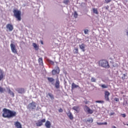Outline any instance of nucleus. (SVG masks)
I'll use <instances>...</instances> for the list:
<instances>
[{
	"mask_svg": "<svg viewBox=\"0 0 128 128\" xmlns=\"http://www.w3.org/2000/svg\"><path fill=\"white\" fill-rule=\"evenodd\" d=\"M50 63L52 64V66L54 65V61L52 60H50Z\"/></svg>",
	"mask_w": 128,
	"mask_h": 128,
	"instance_id": "34",
	"label": "nucleus"
},
{
	"mask_svg": "<svg viewBox=\"0 0 128 128\" xmlns=\"http://www.w3.org/2000/svg\"><path fill=\"white\" fill-rule=\"evenodd\" d=\"M10 46L11 48V50H12V52L18 54V50H16V45H14V44H11L10 45Z\"/></svg>",
	"mask_w": 128,
	"mask_h": 128,
	"instance_id": "5",
	"label": "nucleus"
},
{
	"mask_svg": "<svg viewBox=\"0 0 128 128\" xmlns=\"http://www.w3.org/2000/svg\"><path fill=\"white\" fill-rule=\"evenodd\" d=\"M47 80L49 82H54V78H52L48 77L47 78Z\"/></svg>",
	"mask_w": 128,
	"mask_h": 128,
	"instance_id": "22",
	"label": "nucleus"
},
{
	"mask_svg": "<svg viewBox=\"0 0 128 128\" xmlns=\"http://www.w3.org/2000/svg\"><path fill=\"white\" fill-rule=\"evenodd\" d=\"M58 112H64V110H62V108H60Z\"/></svg>",
	"mask_w": 128,
	"mask_h": 128,
	"instance_id": "37",
	"label": "nucleus"
},
{
	"mask_svg": "<svg viewBox=\"0 0 128 128\" xmlns=\"http://www.w3.org/2000/svg\"><path fill=\"white\" fill-rule=\"evenodd\" d=\"M40 43L42 44H44V42L42 40L40 41Z\"/></svg>",
	"mask_w": 128,
	"mask_h": 128,
	"instance_id": "43",
	"label": "nucleus"
},
{
	"mask_svg": "<svg viewBox=\"0 0 128 128\" xmlns=\"http://www.w3.org/2000/svg\"><path fill=\"white\" fill-rule=\"evenodd\" d=\"M124 124V126H126V124Z\"/></svg>",
	"mask_w": 128,
	"mask_h": 128,
	"instance_id": "46",
	"label": "nucleus"
},
{
	"mask_svg": "<svg viewBox=\"0 0 128 128\" xmlns=\"http://www.w3.org/2000/svg\"><path fill=\"white\" fill-rule=\"evenodd\" d=\"M6 90V89L4 88H2V86H0V92L1 94H2Z\"/></svg>",
	"mask_w": 128,
	"mask_h": 128,
	"instance_id": "27",
	"label": "nucleus"
},
{
	"mask_svg": "<svg viewBox=\"0 0 128 128\" xmlns=\"http://www.w3.org/2000/svg\"><path fill=\"white\" fill-rule=\"evenodd\" d=\"M100 124H105V125H106V124H108V122H104V123H100Z\"/></svg>",
	"mask_w": 128,
	"mask_h": 128,
	"instance_id": "38",
	"label": "nucleus"
},
{
	"mask_svg": "<svg viewBox=\"0 0 128 128\" xmlns=\"http://www.w3.org/2000/svg\"><path fill=\"white\" fill-rule=\"evenodd\" d=\"M112 0H105L104 4H108V2H110Z\"/></svg>",
	"mask_w": 128,
	"mask_h": 128,
	"instance_id": "32",
	"label": "nucleus"
},
{
	"mask_svg": "<svg viewBox=\"0 0 128 128\" xmlns=\"http://www.w3.org/2000/svg\"><path fill=\"white\" fill-rule=\"evenodd\" d=\"M123 76H124V78L122 77V80H124V78H126V74H124Z\"/></svg>",
	"mask_w": 128,
	"mask_h": 128,
	"instance_id": "40",
	"label": "nucleus"
},
{
	"mask_svg": "<svg viewBox=\"0 0 128 128\" xmlns=\"http://www.w3.org/2000/svg\"><path fill=\"white\" fill-rule=\"evenodd\" d=\"M14 16L17 19L18 22L22 20V12L18 9H14L13 10Z\"/></svg>",
	"mask_w": 128,
	"mask_h": 128,
	"instance_id": "2",
	"label": "nucleus"
},
{
	"mask_svg": "<svg viewBox=\"0 0 128 128\" xmlns=\"http://www.w3.org/2000/svg\"><path fill=\"white\" fill-rule=\"evenodd\" d=\"M52 126V124H50V122L48 120H47L45 123V126L47 128H50V126Z\"/></svg>",
	"mask_w": 128,
	"mask_h": 128,
	"instance_id": "16",
	"label": "nucleus"
},
{
	"mask_svg": "<svg viewBox=\"0 0 128 128\" xmlns=\"http://www.w3.org/2000/svg\"><path fill=\"white\" fill-rule=\"evenodd\" d=\"M100 86L102 88H108V85H106L104 84H103L102 85H100Z\"/></svg>",
	"mask_w": 128,
	"mask_h": 128,
	"instance_id": "26",
	"label": "nucleus"
},
{
	"mask_svg": "<svg viewBox=\"0 0 128 128\" xmlns=\"http://www.w3.org/2000/svg\"><path fill=\"white\" fill-rule=\"evenodd\" d=\"M55 88H60V80H58V78L56 80Z\"/></svg>",
	"mask_w": 128,
	"mask_h": 128,
	"instance_id": "15",
	"label": "nucleus"
},
{
	"mask_svg": "<svg viewBox=\"0 0 128 128\" xmlns=\"http://www.w3.org/2000/svg\"><path fill=\"white\" fill-rule=\"evenodd\" d=\"M91 82H96V79L94 77H92L91 78Z\"/></svg>",
	"mask_w": 128,
	"mask_h": 128,
	"instance_id": "28",
	"label": "nucleus"
},
{
	"mask_svg": "<svg viewBox=\"0 0 128 128\" xmlns=\"http://www.w3.org/2000/svg\"><path fill=\"white\" fill-rule=\"evenodd\" d=\"M14 126L16 128H22V124H20V122H14Z\"/></svg>",
	"mask_w": 128,
	"mask_h": 128,
	"instance_id": "13",
	"label": "nucleus"
},
{
	"mask_svg": "<svg viewBox=\"0 0 128 128\" xmlns=\"http://www.w3.org/2000/svg\"><path fill=\"white\" fill-rule=\"evenodd\" d=\"M79 46L80 50H82V52H86V50L84 49L86 48V45L84 44H82L80 45H79Z\"/></svg>",
	"mask_w": 128,
	"mask_h": 128,
	"instance_id": "14",
	"label": "nucleus"
},
{
	"mask_svg": "<svg viewBox=\"0 0 128 128\" xmlns=\"http://www.w3.org/2000/svg\"><path fill=\"white\" fill-rule=\"evenodd\" d=\"M4 79V74H0V80H2Z\"/></svg>",
	"mask_w": 128,
	"mask_h": 128,
	"instance_id": "31",
	"label": "nucleus"
},
{
	"mask_svg": "<svg viewBox=\"0 0 128 128\" xmlns=\"http://www.w3.org/2000/svg\"><path fill=\"white\" fill-rule=\"evenodd\" d=\"M74 18H78V13H76V12H74Z\"/></svg>",
	"mask_w": 128,
	"mask_h": 128,
	"instance_id": "33",
	"label": "nucleus"
},
{
	"mask_svg": "<svg viewBox=\"0 0 128 128\" xmlns=\"http://www.w3.org/2000/svg\"><path fill=\"white\" fill-rule=\"evenodd\" d=\"M72 110L76 112H80V107L78 106H74L72 108Z\"/></svg>",
	"mask_w": 128,
	"mask_h": 128,
	"instance_id": "18",
	"label": "nucleus"
},
{
	"mask_svg": "<svg viewBox=\"0 0 128 128\" xmlns=\"http://www.w3.org/2000/svg\"><path fill=\"white\" fill-rule=\"evenodd\" d=\"M48 96L50 98L51 100H54V97L52 94L49 93L48 94Z\"/></svg>",
	"mask_w": 128,
	"mask_h": 128,
	"instance_id": "25",
	"label": "nucleus"
},
{
	"mask_svg": "<svg viewBox=\"0 0 128 128\" xmlns=\"http://www.w3.org/2000/svg\"><path fill=\"white\" fill-rule=\"evenodd\" d=\"M114 100H115V102H120V99H118V98H114Z\"/></svg>",
	"mask_w": 128,
	"mask_h": 128,
	"instance_id": "36",
	"label": "nucleus"
},
{
	"mask_svg": "<svg viewBox=\"0 0 128 128\" xmlns=\"http://www.w3.org/2000/svg\"><path fill=\"white\" fill-rule=\"evenodd\" d=\"M16 90V92H18V94H24V92H25L24 88H18Z\"/></svg>",
	"mask_w": 128,
	"mask_h": 128,
	"instance_id": "10",
	"label": "nucleus"
},
{
	"mask_svg": "<svg viewBox=\"0 0 128 128\" xmlns=\"http://www.w3.org/2000/svg\"><path fill=\"white\" fill-rule=\"evenodd\" d=\"M110 8V6H106V10H108V8Z\"/></svg>",
	"mask_w": 128,
	"mask_h": 128,
	"instance_id": "42",
	"label": "nucleus"
},
{
	"mask_svg": "<svg viewBox=\"0 0 128 128\" xmlns=\"http://www.w3.org/2000/svg\"><path fill=\"white\" fill-rule=\"evenodd\" d=\"M87 122H90V123H92V122H94V120H92V118H90V119H88V120H87Z\"/></svg>",
	"mask_w": 128,
	"mask_h": 128,
	"instance_id": "30",
	"label": "nucleus"
},
{
	"mask_svg": "<svg viewBox=\"0 0 128 128\" xmlns=\"http://www.w3.org/2000/svg\"><path fill=\"white\" fill-rule=\"evenodd\" d=\"M80 88V86L76 84H74V82L72 83V90H74V88Z\"/></svg>",
	"mask_w": 128,
	"mask_h": 128,
	"instance_id": "17",
	"label": "nucleus"
},
{
	"mask_svg": "<svg viewBox=\"0 0 128 128\" xmlns=\"http://www.w3.org/2000/svg\"><path fill=\"white\" fill-rule=\"evenodd\" d=\"M8 94H10L12 96V98H14V93L12 92V91L10 90V89L8 90Z\"/></svg>",
	"mask_w": 128,
	"mask_h": 128,
	"instance_id": "21",
	"label": "nucleus"
},
{
	"mask_svg": "<svg viewBox=\"0 0 128 128\" xmlns=\"http://www.w3.org/2000/svg\"><path fill=\"white\" fill-rule=\"evenodd\" d=\"M84 110L87 112L88 114H90L94 113V111L90 109V108L86 105L84 106Z\"/></svg>",
	"mask_w": 128,
	"mask_h": 128,
	"instance_id": "8",
	"label": "nucleus"
},
{
	"mask_svg": "<svg viewBox=\"0 0 128 128\" xmlns=\"http://www.w3.org/2000/svg\"><path fill=\"white\" fill-rule=\"evenodd\" d=\"M110 93L108 91H105L104 98L106 102H110Z\"/></svg>",
	"mask_w": 128,
	"mask_h": 128,
	"instance_id": "7",
	"label": "nucleus"
},
{
	"mask_svg": "<svg viewBox=\"0 0 128 128\" xmlns=\"http://www.w3.org/2000/svg\"><path fill=\"white\" fill-rule=\"evenodd\" d=\"M88 32V30H84V33L85 34H87Z\"/></svg>",
	"mask_w": 128,
	"mask_h": 128,
	"instance_id": "35",
	"label": "nucleus"
},
{
	"mask_svg": "<svg viewBox=\"0 0 128 128\" xmlns=\"http://www.w3.org/2000/svg\"><path fill=\"white\" fill-rule=\"evenodd\" d=\"M16 116V112L14 111H12L8 109L4 108L3 109V118H14Z\"/></svg>",
	"mask_w": 128,
	"mask_h": 128,
	"instance_id": "1",
	"label": "nucleus"
},
{
	"mask_svg": "<svg viewBox=\"0 0 128 128\" xmlns=\"http://www.w3.org/2000/svg\"><path fill=\"white\" fill-rule=\"evenodd\" d=\"M6 28L8 30H9L10 32H12L14 30V26H12V25L11 24H8L6 26Z\"/></svg>",
	"mask_w": 128,
	"mask_h": 128,
	"instance_id": "11",
	"label": "nucleus"
},
{
	"mask_svg": "<svg viewBox=\"0 0 128 128\" xmlns=\"http://www.w3.org/2000/svg\"><path fill=\"white\" fill-rule=\"evenodd\" d=\"M66 114L69 118L70 120H74V115H72V112H70V111L66 113Z\"/></svg>",
	"mask_w": 128,
	"mask_h": 128,
	"instance_id": "12",
	"label": "nucleus"
},
{
	"mask_svg": "<svg viewBox=\"0 0 128 128\" xmlns=\"http://www.w3.org/2000/svg\"><path fill=\"white\" fill-rule=\"evenodd\" d=\"M44 122H46V119L38 120V122H36V126H42Z\"/></svg>",
	"mask_w": 128,
	"mask_h": 128,
	"instance_id": "9",
	"label": "nucleus"
},
{
	"mask_svg": "<svg viewBox=\"0 0 128 128\" xmlns=\"http://www.w3.org/2000/svg\"><path fill=\"white\" fill-rule=\"evenodd\" d=\"M92 10L94 14H98V9L94 8Z\"/></svg>",
	"mask_w": 128,
	"mask_h": 128,
	"instance_id": "24",
	"label": "nucleus"
},
{
	"mask_svg": "<svg viewBox=\"0 0 128 128\" xmlns=\"http://www.w3.org/2000/svg\"><path fill=\"white\" fill-rule=\"evenodd\" d=\"M122 118H126V114H122Z\"/></svg>",
	"mask_w": 128,
	"mask_h": 128,
	"instance_id": "39",
	"label": "nucleus"
},
{
	"mask_svg": "<svg viewBox=\"0 0 128 128\" xmlns=\"http://www.w3.org/2000/svg\"><path fill=\"white\" fill-rule=\"evenodd\" d=\"M99 66L105 68H110V64L106 60H102L99 61Z\"/></svg>",
	"mask_w": 128,
	"mask_h": 128,
	"instance_id": "3",
	"label": "nucleus"
},
{
	"mask_svg": "<svg viewBox=\"0 0 128 128\" xmlns=\"http://www.w3.org/2000/svg\"><path fill=\"white\" fill-rule=\"evenodd\" d=\"M32 46H34V48H35V50H38L39 47H38V45L36 44V43H33V44H32Z\"/></svg>",
	"mask_w": 128,
	"mask_h": 128,
	"instance_id": "20",
	"label": "nucleus"
},
{
	"mask_svg": "<svg viewBox=\"0 0 128 128\" xmlns=\"http://www.w3.org/2000/svg\"><path fill=\"white\" fill-rule=\"evenodd\" d=\"M126 126H128V124H126Z\"/></svg>",
	"mask_w": 128,
	"mask_h": 128,
	"instance_id": "45",
	"label": "nucleus"
},
{
	"mask_svg": "<svg viewBox=\"0 0 128 128\" xmlns=\"http://www.w3.org/2000/svg\"><path fill=\"white\" fill-rule=\"evenodd\" d=\"M36 108V102H32V103H30L28 106V108H30V110H34Z\"/></svg>",
	"mask_w": 128,
	"mask_h": 128,
	"instance_id": "6",
	"label": "nucleus"
},
{
	"mask_svg": "<svg viewBox=\"0 0 128 128\" xmlns=\"http://www.w3.org/2000/svg\"><path fill=\"white\" fill-rule=\"evenodd\" d=\"M60 72V67L57 66L56 67V69H54L52 70V73L53 76H55V74H58Z\"/></svg>",
	"mask_w": 128,
	"mask_h": 128,
	"instance_id": "4",
	"label": "nucleus"
},
{
	"mask_svg": "<svg viewBox=\"0 0 128 128\" xmlns=\"http://www.w3.org/2000/svg\"><path fill=\"white\" fill-rule=\"evenodd\" d=\"M96 102L97 104H104V100H96Z\"/></svg>",
	"mask_w": 128,
	"mask_h": 128,
	"instance_id": "29",
	"label": "nucleus"
},
{
	"mask_svg": "<svg viewBox=\"0 0 128 128\" xmlns=\"http://www.w3.org/2000/svg\"><path fill=\"white\" fill-rule=\"evenodd\" d=\"M89 102L88 101H86L84 102L85 104H88Z\"/></svg>",
	"mask_w": 128,
	"mask_h": 128,
	"instance_id": "41",
	"label": "nucleus"
},
{
	"mask_svg": "<svg viewBox=\"0 0 128 128\" xmlns=\"http://www.w3.org/2000/svg\"><path fill=\"white\" fill-rule=\"evenodd\" d=\"M112 128H116V126H112Z\"/></svg>",
	"mask_w": 128,
	"mask_h": 128,
	"instance_id": "44",
	"label": "nucleus"
},
{
	"mask_svg": "<svg viewBox=\"0 0 128 128\" xmlns=\"http://www.w3.org/2000/svg\"><path fill=\"white\" fill-rule=\"evenodd\" d=\"M74 54H78V48H74Z\"/></svg>",
	"mask_w": 128,
	"mask_h": 128,
	"instance_id": "23",
	"label": "nucleus"
},
{
	"mask_svg": "<svg viewBox=\"0 0 128 128\" xmlns=\"http://www.w3.org/2000/svg\"><path fill=\"white\" fill-rule=\"evenodd\" d=\"M38 63L40 66H44V62H42V58H40L38 60Z\"/></svg>",
	"mask_w": 128,
	"mask_h": 128,
	"instance_id": "19",
	"label": "nucleus"
}]
</instances>
